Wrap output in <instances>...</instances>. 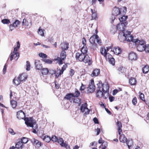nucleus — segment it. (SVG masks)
<instances>
[{
	"label": "nucleus",
	"instance_id": "nucleus-63",
	"mask_svg": "<svg viewBox=\"0 0 149 149\" xmlns=\"http://www.w3.org/2000/svg\"><path fill=\"white\" fill-rule=\"evenodd\" d=\"M102 145L103 146H104L103 148H106L107 146V143L106 142H105V141H104V142H103Z\"/></svg>",
	"mask_w": 149,
	"mask_h": 149
},
{
	"label": "nucleus",
	"instance_id": "nucleus-7",
	"mask_svg": "<svg viewBox=\"0 0 149 149\" xmlns=\"http://www.w3.org/2000/svg\"><path fill=\"white\" fill-rule=\"evenodd\" d=\"M131 42L135 44L136 47H137L138 45H141L146 44V42L145 40L143 39H133V36L132 37V39L131 40Z\"/></svg>",
	"mask_w": 149,
	"mask_h": 149
},
{
	"label": "nucleus",
	"instance_id": "nucleus-22",
	"mask_svg": "<svg viewBox=\"0 0 149 149\" xmlns=\"http://www.w3.org/2000/svg\"><path fill=\"white\" fill-rule=\"evenodd\" d=\"M68 43L64 42L62 43L61 44L60 47H61L62 50H64L65 51V50H67L68 49Z\"/></svg>",
	"mask_w": 149,
	"mask_h": 149
},
{
	"label": "nucleus",
	"instance_id": "nucleus-5",
	"mask_svg": "<svg viewBox=\"0 0 149 149\" xmlns=\"http://www.w3.org/2000/svg\"><path fill=\"white\" fill-rule=\"evenodd\" d=\"M60 56L61 58L57 57L56 58H55L54 60L57 61L58 64L61 65L63 64L62 60H64L66 57V52L64 50H62L60 54Z\"/></svg>",
	"mask_w": 149,
	"mask_h": 149
},
{
	"label": "nucleus",
	"instance_id": "nucleus-54",
	"mask_svg": "<svg viewBox=\"0 0 149 149\" xmlns=\"http://www.w3.org/2000/svg\"><path fill=\"white\" fill-rule=\"evenodd\" d=\"M127 144L129 148H130V146H131L133 144V141L132 140H129L127 142Z\"/></svg>",
	"mask_w": 149,
	"mask_h": 149
},
{
	"label": "nucleus",
	"instance_id": "nucleus-33",
	"mask_svg": "<svg viewBox=\"0 0 149 149\" xmlns=\"http://www.w3.org/2000/svg\"><path fill=\"white\" fill-rule=\"evenodd\" d=\"M117 30H118L116 26L113 25L111 28V32L113 34L116 32Z\"/></svg>",
	"mask_w": 149,
	"mask_h": 149
},
{
	"label": "nucleus",
	"instance_id": "nucleus-29",
	"mask_svg": "<svg viewBox=\"0 0 149 149\" xmlns=\"http://www.w3.org/2000/svg\"><path fill=\"white\" fill-rule=\"evenodd\" d=\"M18 48L16 47L14 48V51L13 52L16 54V56H15V58L16 59V60H17L19 56V54L18 52H17L18 50L19 49Z\"/></svg>",
	"mask_w": 149,
	"mask_h": 149
},
{
	"label": "nucleus",
	"instance_id": "nucleus-62",
	"mask_svg": "<svg viewBox=\"0 0 149 149\" xmlns=\"http://www.w3.org/2000/svg\"><path fill=\"white\" fill-rule=\"evenodd\" d=\"M74 74V71L73 69H71L70 72V74L71 77Z\"/></svg>",
	"mask_w": 149,
	"mask_h": 149
},
{
	"label": "nucleus",
	"instance_id": "nucleus-34",
	"mask_svg": "<svg viewBox=\"0 0 149 149\" xmlns=\"http://www.w3.org/2000/svg\"><path fill=\"white\" fill-rule=\"evenodd\" d=\"M10 103L13 109L15 108L17 106V102L15 100H12L10 101Z\"/></svg>",
	"mask_w": 149,
	"mask_h": 149
},
{
	"label": "nucleus",
	"instance_id": "nucleus-53",
	"mask_svg": "<svg viewBox=\"0 0 149 149\" xmlns=\"http://www.w3.org/2000/svg\"><path fill=\"white\" fill-rule=\"evenodd\" d=\"M132 104L134 106H135L137 103V99L136 97H134L132 100Z\"/></svg>",
	"mask_w": 149,
	"mask_h": 149
},
{
	"label": "nucleus",
	"instance_id": "nucleus-11",
	"mask_svg": "<svg viewBox=\"0 0 149 149\" xmlns=\"http://www.w3.org/2000/svg\"><path fill=\"white\" fill-rule=\"evenodd\" d=\"M100 52L105 57L106 60L109 58L110 54L107 53V51L105 47H102L100 49Z\"/></svg>",
	"mask_w": 149,
	"mask_h": 149
},
{
	"label": "nucleus",
	"instance_id": "nucleus-4",
	"mask_svg": "<svg viewBox=\"0 0 149 149\" xmlns=\"http://www.w3.org/2000/svg\"><path fill=\"white\" fill-rule=\"evenodd\" d=\"M99 45H101L102 43L101 40L100 39L99 36L97 35L92 36L89 39V41L90 43L96 47L97 44L95 43V41Z\"/></svg>",
	"mask_w": 149,
	"mask_h": 149
},
{
	"label": "nucleus",
	"instance_id": "nucleus-50",
	"mask_svg": "<svg viewBox=\"0 0 149 149\" xmlns=\"http://www.w3.org/2000/svg\"><path fill=\"white\" fill-rule=\"evenodd\" d=\"M58 138L55 136H52L51 138V140L54 142H56Z\"/></svg>",
	"mask_w": 149,
	"mask_h": 149
},
{
	"label": "nucleus",
	"instance_id": "nucleus-35",
	"mask_svg": "<svg viewBox=\"0 0 149 149\" xmlns=\"http://www.w3.org/2000/svg\"><path fill=\"white\" fill-rule=\"evenodd\" d=\"M91 11L92 13V19H95L97 17V13L93 9H91Z\"/></svg>",
	"mask_w": 149,
	"mask_h": 149
},
{
	"label": "nucleus",
	"instance_id": "nucleus-14",
	"mask_svg": "<svg viewBox=\"0 0 149 149\" xmlns=\"http://www.w3.org/2000/svg\"><path fill=\"white\" fill-rule=\"evenodd\" d=\"M25 116V113L22 110L19 111L17 113V118L19 119H23Z\"/></svg>",
	"mask_w": 149,
	"mask_h": 149
},
{
	"label": "nucleus",
	"instance_id": "nucleus-60",
	"mask_svg": "<svg viewBox=\"0 0 149 149\" xmlns=\"http://www.w3.org/2000/svg\"><path fill=\"white\" fill-rule=\"evenodd\" d=\"M60 72H61L60 70H58L57 72L56 73H56L55 74H56V76L57 78L59 76H60L61 75V74H59L61 73Z\"/></svg>",
	"mask_w": 149,
	"mask_h": 149
},
{
	"label": "nucleus",
	"instance_id": "nucleus-23",
	"mask_svg": "<svg viewBox=\"0 0 149 149\" xmlns=\"http://www.w3.org/2000/svg\"><path fill=\"white\" fill-rule=\"evenodd\" d=\"M119 140L121 142L123 143H125L127 142V139L123 134L120 135Z\"/></svg>",
	"mask_w": 149,
	"mask_h": 149
},
{
	"label": "nucleus",
	"instance_id": "nucleus-55",
	"mask_svg": "<svg viewBox=\"0 0 149 149\" xmlns=\"http://www.w3.org/2000/svg\"><path fill=\"white\" fill-rule=\"evenodd\" d=\"M39 56L40 57L42 58H46L47 57V55L46 54L42 53H39Z\"/></svg>",
	"mask_w": 149,
	"mask_h": 149
},
{
	"label": "nucleus",
	"instance_id": "nucleus-15",
	"mask_svg": "<svg viewBox=\"0 0 149 149\" xmlns=\"http://www.w3.org/2000/svg\"><path fill=\"white\" fill-rule=\"evenodd\" d=\"M31 140L33 144L37 147H39L41 145V142L34 138H32Z\"/></svg>",
	"mask_w": 149,
	"mask_h": 149
},
{
	"label": "nucleus",
	"instance_id": "nucleus-40",
	"mask_svg": "<svg viewBox=\"0 0 149 149\" xmlns=\"http://www.w3.org/2000/svg\"><path fill=\"white\" fill-rule=\"evenodd\" d=\"M103 85L104 84H102V81H100L99 83L97 84L98 88H99V90H102V88L103 86H104Z\"/></svg>",
	"mask_w": 149,
	"mask_h": 149
},
{
	"label": "nucleus",
	"instance_id": "nucleus-56",
	"mask_svg": "<svg viewBox=\"0 0 149 149\" xmlns=\"http://www.w3.org/2000/svg\"><path fill=\"white\" fill-rule=\"evenodd\" d=\"M15 55V56H16V54L15 53H14L13 52H12L10 54V60L11 61H12L13 59V58L14 56Z\"/></svg>",
	"mask_w": 149,
	"mask_h": 149
},
{
	"label": "nucleus",
	"instance_id": "nucleus-27",
	"mask_svg": "<svg viewBox=\"0 0 149 149\" xmlns=\"http://www.w3.org/2000/svg\"><path fill=\"white\" fill-rule=\"evenodd\" d=\"M78 97H74L72 100V102L73 103L78 104L79 105L81 103L80 99L77 98Z\"/></svg>",
	"mask_w": 149,
	"mask_h": 149
},
{
	"label": "nucleus",
	"instance_id": "nucleus-13",
	"mask_svg": "<svg viewBox=\"0 0 149 149\" xmlns=\"http://www.w3.org/2000/svg\"><path fill=\"white\" fill-rule=\"evenodd\" d=\"M103 85L102 88V90L104 94H107L108 93V92L109 89V86L107 82H105Z\"/></svg>",
	"mask_w": 149,
	"mask_h": 149
},
{
	"label": "nucleus",
	"instance_id": "nucleus-20",
	"mask_svg": "<svg viewBox=\"0 0 149 149\" xmlns=\"http://www.w3.org/2000/svg\"><path fill=\"white\" fill-rule=\"evenodd\" d=\"M35 65L37 69L40 70L42 68V65L40 61L38 60H36L35 62Z\"/></svg>",
	"mask_w": 149,
	"mask_h": 149
},
{
	"label": "nucleus",
	"instance_id": "nucleus-47",
	"mask_svg": "<svg viewBox=\"0 0 149 149\" xmlns=\"http://www.w3.org/2000/svg\"><path fill=\"white\" fill-rule=\"evenodd\" d=\"M144 47V50L146 52L149 53V44H146V46Z\"/></svg>",
	"mask_w": 149,
	"mask_h": 149
},
{
	"label": "nucleus",
	"instance_id": "nucleus-28",
	"mask_svg": "<svg viewBox=\"0 0 149 149\" xmlns=\"http://www.w3.org/2000/svg\"><path fill=\"white\" fill-rule=\"evenodd\" d=\"M129 83L131 85H134L136 84V81L135 78L131 77L129 79Z\"/></svg>",
	"mask_w": 149,
	"mask_h": 149
},
{
	"label": "nucleus",
	"instance_id": "nucleus-17",
	"mask_svg": "<svg viewBox=\"0 0 149 149\" xmlns=\"http://www.w3.org/2000/svg\"><path fill=\"white\" fill-rule=\"evenodd\" d=\"M112 14L113 16H117L119 15L120 13V10L119 8L117 7H114L112 10Z\"/></svg>",
	"mask_w": 149,
	"mask_h": 149
},
{
	"label": "nucleus",
	"instance_id": "nucleus-46",
	"mask_svg": "<svg viewBox=\"0 0 149 149\" xmlns=\"http://www.w3.org/2000/svg\"><path fill=\"white\" fill-rule=\"evenodd\" d=\"M26 70L27 71H29L30 70V62L29 61H27L26 62Z\"/></svg>",
	"mask_w": 149,
	"mask_h": 149
},
{
	"label": "nucleus",
	"instance_id": "nucleus-32",
	"mask_svg": "<svg viewBox=\"0 0 149 149\" xmlns=\"http://www.w3.org/2000/svg\"><path fill=\"white\" fill-rule=\"evenodd\" d=\"M127 18V16H123L119 18V19L120 21V22H127L126 21V19Z\"/></svg>",
	"mask_w": 149,
	"mask_h": 149
},
{
	"label": "nucleus",
	"instance_id": "nucleus-42",
	"mask_svg": "<svg viewBox=\"0 0 149 149\" xmlns=\"http://www.w3.org/2000/svg\"><path fill=\"white\" fill-rule=\"evenodd\" d=\"M73 94L74 95V97H78L80 95V93L77 89H75V93Z\"/></svg>",
	"mask_w": 149,
	"mask_h": 149
},
{
	"label": "nucleus",
	"instance_id": "nucleus-49",
	"mask_svg": "<svg viewBox=\"0 0 149 149\" xmlns=\"http://www.w3.org/2000/svg\"><path fill=\"white\" fill-rule=\"evenodd\" d=\"M28 141V138H27L23 137L21 139V141L22 143H26Z\"/></svg>",
	"mask_w": 149,
	"mask_h": 149
},
{
	"label": "nucleus",
	"instance_id": "nucleus-38",
	"mask_svg": "<svg viewBox=\"0 0 149 149\" xmlns=\"http://www.w3.org/2000/svg\"><path fill=\"white\" fill-rule=\"evenodd\" d=\"M149 71V66L148 65H145L143 69V72L145 74L147 73Z\"/></svg>",
	"mask_w": 149,
	"mask_h": 149
},
{
	"label": "nucleus",
	"instance_id": "nucleus-16",
	"mask_svg": "<svg viewBox=\"0 0 149 149\" xmlns=\"http://www.w3.org/2000/svg\"><path fill=\"white\" fill-rule=\"evenodd\" d=\"M129 58L132 61L136 60L137 58V56L136 53L134 52L130 53L129 55Z\"/></svg>",
	"mask_w": 149,
	"mask_h": 149
},
{
	"label": "nucleus",
	"instance_id": "nucleus-6",
	"mask_svg": "<svg viewBox=\"0 0 149 149\" xmlns=\"http://www.w3.org/2000/svg\"><path fill=\"white\" fill-rule=\"evenodd\" d=\"M127 24V22L119 23L116 26L117 30L122 32H124L125 31H126L124 30Z\"/></svg>",
	"mask_w": 149,
	"mask_h": 149
},
{
	"label": "nucleus",
	"instance_id": "nucleus-41",
	"mask_svg": "<svg viewBox=\"0 0 149 149\" xmlns=\"http://www.w3.org/2000/svg\"><path fill=\"white\" fill-rule=\"evenodd\" d=\"M44 30H42L41 29V27H40L38 29V34L42 36H44Z\"/></svg>",
	"mask_w": 149,
	"mask_h": 149
},
{
	"label": "nucleus",
	"instance_id": "nucleus-31",
	"mask_svg": "<svg viewBox=\"0 0 149 149\" xmlns=\"http://www.w3.org/2000/svg\"><path fill=\"white\" fill-rule=\"evenodd\" d=\"M23 144L22 141H19L17 142L16 145L15 147L17 149L22 148L23 147Z\"/></svg>",
	"mask_w": 149,
	"mask_h": 149
},
{
	"label": "nucleus",
	"instance_id": "nucleus-52",
	"mask_svg": "<svg viewBox=\"0 0 149 149\" xmlns=\"http://www.w3.org/2000/svg\"><path fill=\"white\" fill-rule=\"evenodd\" d=\"M20 22L19 20H16L13 23V24L14 25V26L15 27H17L18 25L19 24Z\"/></svg>",
	"mask_w": 149,
	"mask_h": 149
},
{
	"label": "nucleus",
	"instance_id": "nucleus-2",
	"mask_svg": "<svg viewBox=\"0 0 149 149\" xmlns=\"http://www.w3.org/2000/svg\"><path fill=\"white\" fill-rule=\"evenodd\" d=\"M75 58L77 60L80 61H83L85 63H88L89 65L91 63V58L88 55L83 53L78 52L76 54Z\"/></svg>",
	"mask_w": 149,
	"mask_h": 149
},
{
	"label": "nucleus",
	"instance_id": "nucleus-30",
	"mask_svg": "<svg viewBox=\"0 0 149 149\" xmlns=\"http://www.w3.org/2000/svg\"><path fill=\"white\" fill-rule=\"evenodd\" d=\"M43 141H45L47 142H49L51 140V137L47 135H45V136H43L42 137Z\"/></svg>",
	"mask_w": 149,
	"mask_h": 149
},
{
	"label": "nucleus",
	"instance_id": "nucleus-36",
	"mask_svg": "<svg viewBox=\"0 0 149 149\" xmlns=\"http://www.w3.org/2000/svg\"><path fill=\"white\" fill-rule=\"evenodd\" d=\"M87 51V48L86 47V46H85V45H84L83 47L81 49V52L86 54Z\"/></svg>",
	"mask_w": 149,
	"mask_h": 149
},
{
	"label": "nucleus",
	"instance_id": "nucleus-26",
	"mask_svg": "<svg viewBox=\"0 0 149 149\" xmlns=\"http://www.w3.org/2000/svg\"><path fill=\"white\" fill-rule=\"evenodd\" d=\"M145 46H146V44L137 46L136 47L137 50L140 52L144 51V47H145Z\"/></svg>",
	"mask_w": 149,
	"mask_h": 149
},
{
	"label": "nucleus",
	"instance_id": "nucleus-59",
	"mask_svg": "<svg viewBox=\"0 0 149 149\" xmlns=\"http://www.w3.org/2000/svg\"><path fill=\"white\" fill-rule=\"evenodd\" d=\"M8 131L12 135H14L15 134L13 130L11 128H9L8 129Z\"/></svg>",
	"mask_w": 149,
	"mask_h": 149
},
{
	"label": "nucleus",
	"instance_id": "nucleus-37",
	"mask_svg": "<svg viewBox=\"0 0 149 149\" xmlns=\"http://www.w3.org/2000/svg\"><path fill=\"white\" fill-rule=\"evenodd\" d=\"M42 73L43 75H46L48 73L49 71L47 68H43L42 70Z\"/></svg>",
	"mask_w": 149,
	"mask_h": 149
},
{
	"label": "nucleus",
	"instance_id": "nucleus-8",
	"mask_svg": "<svg viewBox=\"0 0 149 149\" xmlns=\"http://www.w3.org/2000/svg\"><path fill=\"white\" fill-rule=\"evenodd\" d=\"M80 110L82 112L84 113V115L88 114L89 113V110L87 107V104L86 103L81 105L80 107Z\"/></svg>",
	"mask_w": 149,
	"mask_h": 149
},
{
	"label": "nucleus",
	"instance_id": "nucleus-58",
	"mask_svg": "<svg viewBox=\"0 0 149 149\" xmlns=\"http://www.w3.org/2000/svg\"><path fill=\"white\" fill-rule=\"evenodd\" d=\"M117 125L118 127V128H121L122 127V125L120 121H118L117 123Z\"/></svg>",
	"mask_w": 149,
	"mask_h": 149
},
{
	"label": "nucleus",
	"instance_id": "nucleus-24",
	"mask_svg": "<svg viewBox=\"0 0 149 149\" xmlns=\"http://www.w3.org/2000/svg\"><path fill=\"white\" fill-rule=\"evenodd\" d=\"M21 81L18 77H15L13 80V83L15 84V86H17L20 84Z\"/></svg>",
	"mask_w": 149,
	"mask_h": 149
},
{
	"label": "nucleus",
	"instance_id": "nucleus-57",
	"mask_svg": "<svg viewBox=\"0 0 149 149\" xmlns=\"http://www.w3.org/2000/svg\"><path fill=\"white\" fill-rule=\"evenodd\" d=\"M9 27L10 30L11 31L13 30L16 27L15 26H14L13 24H11L9 25Z\"/></svg>",
	"mask_w": 149,
	"mask_h": 149
},
{
	"label": "nucleus",
	"instance_id": "nucleus-51",
	"mask_svg": "<svg viewBox=\"0 0 149 149\" xmlns=\"http://www.w3.org/2000/svg\"><path fill=\"white\" fill-rule=\"evenodd\" d=\"M127 8L126 7L123 6L121 8V10H120L121 12L122 11L123 14H125L127 11Z\"/></svg>",
	"mask_w": 149,
	"mask_h": 149
},
{
	"label": "nucleus",
	"instance_id": "nucleus-12",
	"mask_svg": "<svg viewBox=\"0 0 149 149\" xmlns=\"http://www.w3.org/2000/svg\"><path fill=\"white\" fill-rule=\"evenodd\" d=\"M102 91L101 90H97L96 93V97L98 98L103 97L104 98L107 99L109 96L108 93L107 94H104V95Z\"/></svg>",
	"mask_w": 149,
	"mask_h": 149
},
{
	"label": "nucleus",
	"instance_id": "nucleus-48",
	"mask_svg": "<svg viewBox=\"0 0 149 149\" xmlns=\"http://www.w3.org/2000/svg\"><path fill=\"white\" fill-rule=\"evenodd\" d=\"M139 94L140 95H139V98L143 101L145 102V100L144 99V95L143 94L141 93L140 92H139Z\"/></svg>",
	"mask_w": 149,
	"mask_h": 149
},
{
	"label": "nucleus",
	"instance_id": "nucleus-25",
	"mask_svg": "<svg viewBox=\"0 0 149 149\" xmlns=\"http://www.w3.org/2000/svg\"><path fill=\"white\" fill-rule=\"evenodd\" d=\"M122 50L119 47H115L113 49V52L114 54L116 55H118L120 54Z\"/></svg>",
	"mask_w": 149,
	"mask_h": 149
},
{
	"label": "nucleus",
	"instance_id": "nucleus-21",
	"mask_svg": "<svg viewBox=\"0 0 149 149\" xmlns=\"http://www.w3.org/2000/svg\"><path fill=\"white\" fill-rule=\"evenodd\" d=\"M100 70L98 69H95L94 70L91 76L92 77L97 76L100 74Z\"/></svg>",
	"mask_w": 149,
	"mask_h": 149
},
{
	"label": "nucleus",
	"instance_id": "nucleus-19",
	"mask_svg": "<svg viewBox=\"0 0 149 149\" xmlns=\"http://www.w3.org/2000/svg\"><path fill=\"white\" fill-rule=\"evenodd\" d=\"M74 97V95L72 93H70L67 94L64 97V98L69 100L71 102H72V100Z\"/></svg>",
	"mask_w": 149,
	"mask_h": 149
},
{
	"label": "nucleus",
	"instance_id": "nucleus-18",
	"mask_svg": "<svg viewBox=\"0 0 149 149\" xmlns=\"http://www.w3.org/2000/svg\"><path fill=\"white\" fill-rule=\"evenodd\" d=\"M18 77L21 81H25L27 79V75L26 73H23L20 74Z\"/></svg>",
	"mask_w": 149,
	"mask_h": 149
},
{
	"label": "nucleus",
	"instance_id": "nucleus-64",
	"mask_svg": "<svg viewBox=\"0 0 149 149\" xmlns=\"http://www.w3.org/2000/svg\"><path fill=\"white\" fill-rule=\"evenodd\" d=\"M93 120L95 124H98L99 123L98 120L96 118H94L93 119Z\"/></svg>",
	"mask_w": 149,
	"mask_h": 149
},
{
	"label": "nucleus",
	"instance_id": "nucleus-61",
	"mask_svg": "<svg viewBox=\"0 0 149 149\" xmlns=\"http://www.w3.org/2000/svg\"><path fill=\"white\" fill-rule=\"evenodd\" d=\"M85 88V86L81 83V85L79 89L81 91H84Z\"/></svg>",
	"mask_w": 149,
	"mask_h": 149
},
{
	"label": "nucleus",
	"instance_id": "nucleus-45",
	"mask_svg": "<svg viewBox=\"0 0 149 149\" xmlns=\"http://www.w3.org/2000/svg\"><path fill=\"white\" fill-rule=\"evenodd\" d=\"M67 65L66 64L64 65L63 67L62 68L61 70H60V74H62L63 73L64 71L65 70L66 68H67Z\"/></svg>",
	"mask_w": 149,
	"mask_h": 149
},
{
	"label": "nucleus",
	"instance_id": "nucleus-39",
	"mask_svg": "<svg viewBox=\"0 0 149 149\" xmlns=\"http://www.w3.org/2000/svg\"><path fill=\"white\" fill-rule=\"evenodd\" d=\"M111 56L110 54V56H109V58L108 59H109V63L112 64L113 65H114L115 64V59H114L113 58H111Z\"/></svg>",
	"mask_w": 149,
	"mask_h": 149
},
{
	"label": "nucleus",
	"instance_id": "nucleus-10",
	"mask_svg": "<svg viewBox=\"0 0 149 149\" xmlns=\"http://www.w3.org/2000/svg\"><path fill=\"white\" fill-rule=\"evenodd\" d=\"M95 90V86L94 80L91 79V81L89 84V87L87 91L88 93H91L93 92Z\"/></svg>",
	"mask_w": 149,
	"mask_h": 149
},
{
	"label": "nucleus",
	"instance_id": "nucleus-9",
	"mask_svg": "<svg viewBox=\"0 0 149 149\" xmlns=\"http://www.w3.org/2000/svg\"><path fill=\"white\" fill-rule=\"evenodd\" d=\"M57 141L61 146L64 147L66 149H70L69 145H68L67 143L64 142L62 138H59L58 139Z\"/></svg>",
	"mask_w": 149,
	"mask_h": 149
},
{
	"label": "nucleus",
	"instance_id": "nucleus-43",
	"mask_svg": "<svg viewBox=\"0 0 149 149\" xmlns=\"http://www.w3.org/2000/svg\"><path fill=\"white\" fill-rule=\"evenodd\" d=\"M1 22L4 24H8L10 23V20L9 19H4L2 20Z\"/></svg>",
	"mask_w": 149,
	"mask_h": 149
},
{
	"label": "nucleus",
	"instance_id": "nucleus-3",
	"mask_svg": "<svg viewBox=\"0 0 149 149\" xmlns=\"http://www.w3.org/2000/svg\"><path fill=\"white\" fill-rule=\"evenodd\" d=\"M24 120L25 121V123L27 126L33 127L35 126V127L38 128L36 120L32 117H30L29 118L26 117L24 118Z\"/></svg>",
	"mask_w": 149,
	"mask_h": 149
},
{
	"label": "nucleus",
	"instance_id": "nucleus-44",
	"mask_svg": "<svg viewBox=\"0 0 149 149\" xmlns=\"http://www.w3.org/2000/svg\"><path fill=\"white\" fill-rule=\"evenodd\" d=\"M45 63L50 64H51L52 62V61L51 60L44 58L42 60Z\"/></svg>",
	"mask_w": 149,
	"mask_h": 149
},
{
	"label": "nucleus",
	"instance_id": "nucleus-1",
	"mask_svg": "<svg viewBox=\"0 0 149 149\" xmlns=\"http://www.w3.org/2000/svg\"><path fill=\"white\" fill-rule=\"evenodd\" d=\"M133 36L131 35V32L128 31H125L119 34L118 38L121 42H125V41L131 42Z\"/></svg>",
	"mask_w": 149,
	"mask_h": 149
}]
</instances>
